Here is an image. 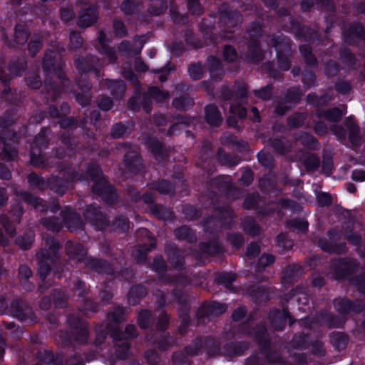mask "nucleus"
I'll return each mask as SVG.
<instances>
[{"label":"nucleus","mask_w":365,"mask_h":365,"mask_svg":"<svg viewBox=\"0 0 365 365\" xmlns=\"http://www.w3.org/2000/svg\"><path fill=\"white\" fill-rule=\"evenodd\" d=\"M305 115L296 113L288 118V124L291 127H299L304 124Z\"/></svg>","instance_id":"27"},{"label":"nucleus","mask_w":365,"mask_h":365,"mask_svg":"<svg viewBox=\"0 0 365 365\" xmlns=\"http://www.w3.org/2000/svg\"><path fill=\"white\" fill-rule=\"evenodd\" d=\"M274 261V257L272 255H263L259 259L257 264L258 271H261L264 269L267 266L272 264Z\"/></svg>","instance_id":"28"},{"label":"nucleus","mask_w":365,"mask_h":365,"mask_svg":"<svg viewBox=\"0 0 365 365\" xmlns=\"http://www.w3.org/2000/svg\"><path fill=\"white\" fill-rule=\"evenodd\" d=\"M244 230L250 235H255L259 232V227L252 218H247L243 222Z\"/></svg>","instance_id":"25"},{"label":"nucleus","mask_w":365,"mask_h":365,"mask_svg":"<svg viewBox=\"0 0 365 365\" xmlns=\"http://www.w3.org/2000/svg\"><path fill=\"white\" fill-rule=\"evenodd\" d=\"M352 179L355 181L365 180V171L356 170L352 173Z\"/></svg>","instance_id":"64"},{"label":"nucleus","mask_w":365,"mask_h":365,"mask_svg":"<svg viewBox=\"0 0 365 365\" xmlns=\"http://www.w3.org/2000/svg\"><path fill=\"white\" fill-rule=\"evenodd\" d=\"M99 108L103 110H108L113 106L112 101L108 97H100L98 100Z\"/></svg>","instance_id":"42"},{"label":"nucleus","mask_w":365,"mask_h":365,"mask_svg":"<svg viewBox=\"0 0 365 365\" xmlns=\"http://www.w3.org/2000/svg\"><path fill=\"white\" fill-rule=\"evenodd\" d=\"M245 314H246L245 309L243 307H240L233 312L232 319L235 321H239L245 317Z\"/></svg>","instance_id":"62"},{"label":"nucleus","mask_w":365,"mask_h":365,"mask_svg":"<svg viewBox=\"0 0 365 365\" xmlns=\"http://www.w3.org/2000/svg\"><path fill=\"white\" fill-rule=\"evenodd\" d=\"M236 278V276L233 273L222 274L219 277V280L225 284V287L229 289L230 284L233 282Z\"/></svg>","instance_id":"47"},{"label":"nucleus","mask_w":365,"mask_h":365,"mask_svg":"<svg viewBox=\"0 0 365 365\" xmlns=\"http://www.w3.org/2000/svg\"><path fill=\"white\" fill-rule=\"evenodd\" d=\"M155 188L163 194H168L173 190V185L167 181H161L157 183Z\"/></svg>","instance_id":"35"},{"label":"nucleus","mask_w":365,"mask_h":365,"mask_svg":"<svg viewBox=\"0 0 365 365\" xmlns=\"http://www.w3.org/2000/svg\"><path fill=\"white\" fill-rule=\"evenodd\" d=\"M113 28L115 35L122 37L126 34L125 26L121 21H114Z\"/></svg>","instance_id":"49"},{"label":"nucleus","mask_w":365,"mask_h":365,"mask_svg":"<svg viewBox=\"0 0 365 365\" xmlns=\"http://www.w3.org/2000/svg\"><path fill=\"white\" fill-rule=\"evenodd\" d=\"M356 262L351 259H336L331 264V277L339 279L353 272L357 267Z\"/></svg>","instance_id":"3"},{"label":"nucleus","mask_w":365,"mask_h":365,"mask_svg":"<svg viewBox=\"0 0 365 365\" xmlns=\"http://www.w3.org/2000/svg\"><path fill=\"white\" fill-rule=\"evenodd\" d=\"M297 141H299L305 146L310 147L314 145V138L307 133H303L299 139H297Z\"/></svg>","instance_id":"46"},{"label":"nucleus","mask_w":365,"mask_h":365,"mask_svg":"<svg viewBox=\"0 0 365 365\" xmlns=\"http://www.w3.org/2000/svg\"><path fill=\"white\" fill-rule=\"evenodd\" d=\"M42 225L48 230L58 232L61 228V224L56 217H48L41 220Z\"/></svg>","instance_id":"23"},{"label":"nucleus","mask_w":365,"mask_h":365,"mask_svg":"<svg viewBox=\"0 0 365 365\" xmlns=\"http://www.w3.org/2000/svg\"><path fill=\"white\" fill-rule=\"evenodd\" d=\"M88 174L94 181L95 184L92 187L93 192H96L106 200L113 195V187L108 185L105 178L102 176L101 170L98 165H93L88 170Z\"/></svg>","instance_id":"2"},{"label":"nucleus","mask_w":365,"mask_h":365,"mask_svg":"<svg viewBox=\"0 0 365 365\" xmlns=\"http://www.w3.org/2000/svg\"><path fill=\"white\" fill-rule=\"evenodd\" d=\"M70 40L72 44V46L74 48H77L83 44V39L81 36L76 32L71 33L70 35Z\"/></svg>","instance_id":"50"},{"label":"nucleus","mask_w":365,"mask_h":365,"mask_svg":"<svg viewBox=\"0 0 365 365\" xmlns=\"http://www.w3.org/2000/svg\"><path fill=\"white\" fill-rule=\"evenodd\" d=\"M345 125L349 130V138L352 145L356 146L361 142L359 136V128L356 125L353 118L349 117L345 120Z\"/></svg>","instance_id":"9"},{"label":"nucleus","mask_w":365,"mask_h":365,"mask_svg":"<svg viewBox=\"0 0 365 365\" xmlns=\"http://www.w3.org/2000/svg\"><path fill=\"white\" fill-rule=\"evenodd\" d=\"M287 225L290 227L299 230L302 232H305L308 229L307 222L302 219H295L289 221Z\"/></svg>","instance_id":"30"},{"label":"nucleus","mask_w":365,"mask_h":365,"mask_svg":"<svg viewBox=\"0 0 365 365\" xmlns=\"http://www.w3.org/2000/svg\"><path fill=\"white\" fill-rule=\"evenodd\" d=\"M334 306L336 309L341 314L347 313L351 309L354 312H360L365 309V304L363 302H358L351 305L350 301L347 299H336L334 301Z\"/></svg>","instance_id":"5"},{"label":"nucleus","mask_w":365,"mask_h":365,"mask_svg":"<svg viewBox=\"0 0 365 365\" xmlns=\"http://www.w3.org/2000/svg\"><path fill=\"white\" fill-rule=\"evenodd\" d=\"M108 87L115 98H121L125 91V86L122 81H109Z\"/></svg>","instance_id":"17"},{"label":"nucleus","mask_w":365,"mask_h":365,"mask_svg":"<svg viewBox=\"0 0 365 365\" xmlns=\"http://www.w3.org/2000/svg\"><path fill=\"white\" fill-rule=\"evenodd\" d=\"M121 9L125 14H130L135 11V6L132 2L126 1L122 4Z\"/></svg>","instance_id":"56"},{"label":"nucleus","mask_w":365,"mask_h":365,"mask_svg":"<svg viewBox=\"0 0 365 365\" xmlns=\"http://www.w3.org/2000/svg\"><path fill=\"white\" fill-rule=\"evenodd\" d=\"M87 260L89 262L91 268L94 269L98 272H106L108 274L110 273L109 271V264H108L106 262L94 259H88Z\"/></svg>","instance_id":"22"},{"label":"nucleus","mask_w":365,"mask_h":365,"mask_svg":"<svg viewBox=\"0 0 365 365\" xmlns=\"http://www.w3.org/2000/svg\"><path fill=\"white\" fill-rule=\"evenodd\" d=\"M41 44L38 41H31L29 43V50L31 55L34 56L41 48Z\"/></svg>","instance_id":"58"},{"label":"nucleus","mask_w":365,"mask_h":365,"mask_svg":"<svg viewBox=\"0 0 365 365\" xmlns=\"http://www.w3.org/2000/svg\"><path fill=\"white\" fill-rule=\"evenodd\" d=\"M0 221L7 235L11 237H14L16 234L15 228L8 221L7 217L1 216L0 218Z\"/></svg>","instance_id":"33"},{"label":"nucleus","mask_w":365,"mask_h":365,"mask_svg":"<svg viewBox=\"0 0 365 365\" xmlns=\"http://www.w3.org/2000/svg\"><path fill=\"white\" fill-rule=\"evenodd\" d=\"M175 235L180 240H187L188 241H192L193 238L191 230L186 226H182L178 228L177 230H175Z\"/></svg>","instance_id":"26"},{"label":"nucleus","mask_w":365,"mask_h":365,"mask_svg":"<svg viewBox=\"0 0 365 365\" xmlns=\"http://www.w3.org/2000/svg\"><path fill=\"white\" fill-rule=\"evenodd\" d=\"M348 337L341 332L333 333L331 336V343L337 350L344 349L348 344Z\"/></svg>","instance_id":"13"},{"label":"nucleus","mask_w":365,"mask_h":365,"mask_svg":"<svg viewBox=\"0 0 365 365\" xmlns=\"http://www.w3.org/2000/svg\"><path fill=\"white\" fill-rule=\"evenodd\" d=\"M126 133V128L122 123H117L112 128V135L114 138H120Z\"/></svg>","instance_id":"44"},{"label":"nucleus","mask_w":365,"mask_h":365,"mask_svg":"<svg viewBox=\"0 0 365 365\" xmlns=\"http://www.w3.org/2000/svg\"><path fill=\"white\" fill-rule=\"evenodd\" d=\"M258 159L261 164L264 166L269 167L272 163V156L263 151H261L258 154Z\"/></svg>","instance_id":"43"},{"label":"nucleus","mask_w":365,"mask_h":365,"mask_svg":"<svg viewBox=\"0 0 365 365\" xmlns=\"http://www.w3.org/2000/svg\"><path fill=\"white\" fill-rule=\"evenodd\" d=\"M74 16L73 11L70 9H63L61 11V19L64 21H68L72 19Z\"/></svg>","instance_id":"59"},{"label":"nucleus","mask_w":365,"mask_h":365,"mask_svg":"<svg viewBox=\"0 0 365 365\" xmlns=\"http://www.w3.org/2000/svg\"><path fill=\"white\" fill-rule=\"evenodd\" d=\"M2 158L10 160L17 156V152L15 150H9L6 148H4V153H2Z\"/></svg>","instance_id":"61"},{"label":"nucleus","mask_w":365,"mask_h":365,"mask_svg":"<svg viewBox=\"0 0 365 365\" xmlns=\"http://www.w3.org/2000/svg\"><path fill=\"white\" fill-rule=\"evenodd\" d=\"M246 91V86L243 83L238 84L237 86H235V94L239 98H242L245 96L247 93Z\"/></svg>","instance_id":"60"},{"label":"nucleus","mask_w":365,"mask_h":365,"mask_svg":"<svg viewBox=\"0 0 365 365\" xmlns=\"http://www.w3.org/2000/svg\"><path fill=\"white\" fill-rule=\"evenodd\" d=\"M240 14L235 11L222 14L221 21L228 27H232L241 22Z\"/></svg>","instance_id":"14"},{"label":"nucleus","mask_w":365,"mask_h":365,"mask_svg":"<svg viewBox=\"0 0 365 365\" xmlns=\"http://www.w3.org/2000/svg\"><path fill=\"white\" fill-rule=\"evenodd\" d=\"M331 130L334 134L336 135L339 139H345V131L343 128L338 125H334L331 128Z\"/></svg>","instance_id":"63"},{"label":"nucleus","mask_w":365,"mask_h":365,"mask_svg":"<svg viewBox=\"0 0 365 365\" xmlns=\"http://www.w3.org/2000/svg\"><path fill=\"white\" fill-rule=\"evenodd\" d=\"M66 252L70 258L76 260L77 262L82 261L86 255V250L80 244H73L68 242L66 244Z\"/></svg>","instance_id":"8"},{"label":"nucleus","mask_w":365,"mask_h":365,"mask_svg":"<svg viewBox=\"0 0 365 365\" xmlns=\"http://www.w3.org/2000/svg\"><path fill=\"white\" fill-rule=\"evenodd\" d=\"M188 9L193 14H200L202 12L199 0H187Z\"/></svg>","instance_id":"41"},{"label":"nucleus","mask_w":365,"mask_h":365,"mask_svg":"<svg viewBox=\"0 0 365 365\" xmlns=\"http://www.w3.org/2000/svg\"><path fill=\"white\" fill-rule=\"evenodd\" d=\"M277 240L279 246L285 248H289L292 246V242L287 239L286 235L284 234H279L277 236Z\"/></svg>","instance_id":"52"},{"label":"nucleus","mask_w":365,"mask_h":365,"mask_svg":"<svg viewBox=\"0 0 365 365\" xmlns=\"http://www.w3.org/2000/svg\"><path fill=\"white\" fill-rule=\"evenodd\" d=\"M162 0H151L153 6L150 9V11L151 14L154 15H160L166 9H167V3H163L160 6V7L158 9L154 8L155 6L158 5L161 3ZM165 2H167V0H164Z\"/></svg>","instance_id":"38"},{"label":"nucleus","mask_w":365,"mask_h":365,"mask_svg":"<svg viewBox=\"0 0 365 365\" xmlns=\"http://www.w3.org/2000/svg\"><path fill=\"white\" fill-rule=\"evenodd\" d=\"M9 314L21 321H33L34 319L32 309L22 301L14 302L11 304Z\"/></svg>","instance_id":"4"},{"label":"nucleus","mask_w":365,"mask_h":365,"mask_svg":"<svg viewBox=\"0 0 365 365\" xmlns=\"http://www.w3.org/2000/svg\"><path fill=\"white\" fill-rule=\"evenodd\" d=\"M29 38V34L26 31L16 26L15 29V41L18 44L25 43Z\"/></svg>","instance_id":"29"},{"label":"nucleus","mask_w":365,"mask_h":365,"mask_svg":"<svg viewBox=\"0 0 365 365\" xmlns=\"http://www.w3.org/2000/svg\"><path fill=\"white\" fill-rule=\"evenodd\" d=\"M302 160L308 170H315L319 165V160L314 155H309L306 159Z\"/></svg>","instance_id":"31"},{"label":"nucleus","mask_w":365,"mask_h":365,"mask_svg":"<svg viewBox=\"0 0 365 365\" xmlns=\"http://www.w3.org/2000/svg\"><path fill=\"white\" fill-rule=\"evenodd\" d=\"M46 246L48 250H41L37 253L36 257L38 261V272L41 278L44 279L50 272V262L56 257V252L59 248L58 243L53 238L48 239Z\"/></svg>","instance_id":"1"},{"label":"nucleus","mask_w":365,"mask_h":365,"mask_svg":"<svg viewBox=\"0 0 365 365\" xmlns=\"http://www.w3.org/2000/svg\"><path fill=\"white\" fill-rule=\"evenodd\" d=\"M228 240L235 247H240L243 243L242 237L237 234H232L229 235Z\"/></svg>","instance_id":"53"},{"label":"nucleus","mask_w":365,"mask_h":365,"mask_svg":"<svg viewBox=\"0 0 365 365\" xmlns=\"http://www.w3.org/2000/svg\"><path fill=\"white\" fill-rule=\"evenodd\" d=\"M230 112L232 114L237 115L240 118H245L247 115L246 109L244 107L240 106H231Z\"/></svg>","instance_id":"51"},{"label":"nucleus","mask_w":365,"mask_h":365,"mask_svg":"<svg viewBox=\"0 0 365 365\" xmlns=\"http://www.w3.org/2000/svg\"><path fill=\"white\" fill-rule=\"evenodd\" d=\"M162 0H151L153 6L150 9V11L151 14L154 15H160L166 9H167V3H163L160 6V7L158 9L154 8L155 6L158 5L161 3ZM165 2H167V0H164Z\"/></svg>","instance_id":"37"},{"label":"nucleus","mask_w":365,"mask_h":365,"mask_svg":"<svg viewBox=\"0 0 365 365\" xmlns=\"http://www.w3.org/2000/svg\"><path fill=\"white\" fill-rule=\"evenodd\" d=\"M34 233L33 231L29 230L24 236L19 237L16 240V244L22 249H29L34 242Z\"/></svg>","instance_id":"20"},{"label":"nucleus","mask_w":365,"mask_h":365,"mask_svg":"<svg viewBox=\"0 0 365 365\" xmlns=\"http://www.w3.org/2000/svg\"><path fill=\"white\" fill-rule=\"evenodd\" d=\"M106 36L104 34L101 33L98 36V41L101 45V48L103 49V52L106 56V60H105L104 63H110L114 62L116 57L115 55V52L112 48H110L107 46L105 42Z\"/></svg>","instance_id":"15"},{"label":"nucleus","mask_w":365,"mask_h":365,"mask_svg":"<svg viewBox=\"0 0 365 365\" xmlns=\"http://www.w3.org/2000/svg\"><path fill=\"white\" fill-rule=\"evenodd\" d=\"M205 118L207 123L212 125L217 126L222 121V118L219 110L212 105H210L206 107Z\"/></svg>","instance_id":"12"},{"label":"nucleus","mask_w":365,"mask_h":365,"mask_svg":"<svg viewBox=\"0 0 365 365\" xmlns=\"http://www.w3.org/2000/svg\"><path fill=\"white\" fill-rule=\"evenodd\" d=\"M24 200L29 204L32 205L35 208L38 209V207H42V200L39 198L32 196L29 193L25 192L23 195Z\"/></svg>","instance_id":"36"},{"label":"nucleus","mask_w":365,"mask_h":365,"mask_svg":"<svg viewBox=\"0 0 365 365\" xmlns=\"http://www.w3.org/2000/svg\"><path fill=\"white\" fill-rule=\"evenodd\" d=\"M202 72V67L200 64H193L189 68L190 76L195 80L201 78Z\"/></svg>","instance_id":"34"},{"label":"nucleus","mask_w":365,"mask_h":365,"mask_svg":"<svg viewBox=\"0 0 365 365\" xmlns=\"http://www.w3.org/2000/svg\"><path fill=\"white\" fill-rule=\"evenodd\" d=\"M319 246L324 251L329 253L340 254L345 251L346 247L344 244L339 245H333L327 242L325 239H321L319 241Z\"/></svg>","instance_id":"16"},{"label":"nucleus","mask_w":365,"mask_h":365,"mask_svg":"<svg viewBox=\"0 0 365 365\" xmlns=\"http://www.w3.org/2000/svg\"><path fill=\"white\" fill-rule=\"evenodd\" d=\"M114 225L123 231H125L129 228L128 219L124 217H118L114 222Z\"/></svg>","instance_id":"48"},{"label":"nucleus","mask_w":365,"mask_h":365,"mask_svg":"<svg viewBox=\"0 0 365 365\" xmlns=\"http://www.w3.org/2000/svg\"><path fill=\"white\" fill-rule=\"evenodd\" d=\"M317 202L321 206H329L331 204L332 200L329 194L322 192L317 195Z\"/></svg>","instance_id":"40"},{"label":"nucleus","mask_w":365,"mask_h":365,"mask_svg":"<svg viewBox=\"0 0 365 365\" xmlns=\"http://www.w3.org/2000/svg\"><path fill=\"white\" fill-rule=\"evenodd\" d=\"M255 95L263 100L269 99L271 96V90L269 87L264 88L259 91H255Z\"/></svg>","instance_id":"54"},{"label":"nucleus","mask_w":365,"mask_h":365,"mask_svg":"<svg viewBox=\"0 0 365 365\" xmlns=\"http://www.w3.org/2000/svg\"><path fill=\"white\" fill-rule=\"evenodd\" d=\"M259 252V247L257 244H250L247 247L246 255L247 257H252Z\"/></svg>","instance_id":"57"},{"label":"nucleus","mask_w":365,"mask_h":365,"mask_svg":"<svg viewBox=\"0 0 365 365\" xmlns=\"http://www.w3.org/2000/svg\"><path fill=\"white\" fill-rule=\"evenodd\" d=\"M150 314L148 311H142L138 315V323L142 328H146L150 323Z\"/></svg>","instance_id":"39"},{"label":"nucleus","mask_w":365,"mask_h":365,"mask_svg":"<svg viewBox=\"0 0 365 365\" xmlns=\"http://www.w3.org/2000/svg\"><path fill=\"white\" fill-rule=\"evenodd\" d=\"M290 319L289 313L284 310L282 312L278 310H273L269 314V319L276 330H282L284 327V322ZM291 322V319H289Z\"/></svg>","instance_id":"7"},{"label":"nucleus","mask_w":365,"mask_h":365,"mask_svg":"<svg viewBox=\"0 0 365 365\" xmlns=\"http://www.w3.org/2000/svg\"><path fill=\"white\" fill-rule=\"evenodd\" d=\"M32 276V272L30 268L26 265H21L19 269V277L25 288L28 290L31 289L34 286L31 284H26L27 279Z\"/></svg>","instance_id":"19"},{"label":"nucleus","mask_w":365,"mask_h":365,"mask_svg":"<svg viewBox=\"0 0 365 365\" xmlns=\"http://www.w3.org/2000/svg\"><path fill=\"white\" fill-rule=\"evenodd\" d=\"M346 107H344V110L335 108L325 111L323 113V116L325 119L331 122L339 121L346 113Z\"/></svg>","instance_id":"18"},{"label":"nucleus","mask_w":365,"mask_h":365,"mask_svg":"<svg viewBox=\"0 0 365 365\" xmlns=\"http://www.w3.org/2000/svg\"><path fill=\"white\" fill-rule=\"evenodd\" d=\"M192 100L189 97L175 98L173 101V106L179 110H185L192 106Z\"/></svg>","instance_id":"24"},{"label":"nucleus","mask_w":365,"mask_h":365,"mask_svg":"<svg viewBox=\"0 0 365 365\" xmlns=\"http://www.w3.org/2000/svg\"><path fill=\"white\" fill-rule=\"evenodd\" d=\"M129 346L126 341L121 342L120 344L118 345L117 351L118 353V356L120 358H125Z\"/></svg>","instance_id":"55"},{"label":"nucleus","mask_w":365,"mask_h":365,"mask_svg":"<svg viewBox=\"0 0 365 365\" xmlns=\"http://www.w3.org/2000/svg\"><path fill=\"white\" fill-rule=\"evenodd\" d=\"M148 95L158 102H163L170 98L168 92L162 91L157 87L150 88L148 90Z\"/></svg>","instance_id":"21"},{"label":"nucleus","mask_w":365,"mask_h":365,"mask_svg":"<svg viewBox=\"0 0 365 365\" xmlns=\"http://www.w3.org/2000/svg\"><path fill=\"white\" fill-rule=\"evenodd\" d=\"M85 217L86 219L92 221L98 230L103 229L107 225V220L101 213L98 212L96 206H89L85 213Z\"/></svg>","instance_id":"6"},{"label":"nucleus","mask_w":365,"mask_h":365,"mask_svg":"<svg viewBox=\"0 0 365 365\" xmlns=\"http://www.w3.org/2000/svg\"><path fill=\"white\" fill-rule=\"evenodd\" d=\"M97 19L96 8H89L83 11L78 17V24L81 27L91 26Z\"/></svg>","instance_id":"11"},{"label":"nucleus","mask_w":365,"mask_h":365,"mask_svg":"<svg viewBox=\"0 0 365 365\" xmlns=\"http://www.w3.org/2000/svg\"><path fill=\"white\" fill-rule=\"evenodd\" d=\"M224 57L227 61L232 62L237 58V53L231 46H225L224 48Z\"/></svg>","instance_id":"45"},{"label":"nucleus","mask_w":365,"mask_h":365,"mask_svg":"<svg viewBox=\"0 0 365 365\" xmlns=\"http://www.w3.org/2000/svg\"><path fill=\"white\" fill-rule=\"evenodd\" d=\"M63 217L68 228L71 231H75L81 228L82 222L78 215L71 210L63 211Z\"/></svg>","instance_id":"10"},{"label":"nucleus","mask_w":365,"mask_h":365,"mask_svg":"<svg viewBox=\"0 0 365 365\" xmlns=\"http://www.w3.org/2000/svg\"><path fill=\"white\" fill-rule=\"evenodd\" d=\"M300 51L307 63L312 65L315 63V58L312 53V51L309 46L306 45L301 46Z\"/></svg>","instance_id":"32"}]
</instances>
